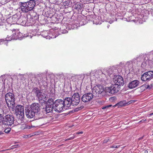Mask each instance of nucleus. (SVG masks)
<instances>
[{"mask_svg": "<svg viewBox=\"0 0 153 153\" xmlns=\"http://www.w3.org/2000/svg\"><path fill=\"white\" fill-rule=\"evenodd\" d=\"M40 105L38 103H34L30 105L27 110L25 109L27 117L28 118L34 117L36 120L43 118L44 114L40 111Z\"/></svg>", "mask_w": 153, "mask_h": 153, "instance_id": "f257e3e1", "label": "nucleus"}, {"mask_svg": "<svg viewBox=\"0 0 153 153\" xmlns=\"http://www.w3.org/2000/svg\"><path fill=\"white\" fill-rule=\"evenodd\" d=\"M14 117L11 114H8L4 116L0 114V124L1 125L11 126L14 123Z\"/></svg>", "mask_w": 153, "mask_h": 153, "instance_id": "f03ea898", "label": "nucleus"}, {"mask_svg": "<svg viewBox=\"0 0 153 153\" xmlns=\"http://www.w3.org/2000/svg\"><path fill=\"white\" fill-rule=\"evenodd\" d=\"M5 99L8 107H10L13 111L15 108V98L14 95L11 92H8L5 95Z\"/></svg>", "mask_w": 153, "mask_h": 153, "instance_id": "7ed1b4c3", "label": "nucleus"}, {"mask_svg": "<svg viewBox=\"0 0 153 153\" xmlns=\"http://www.w3.org/2000/svg\"><path fill=\"white\" fill-rule=\"evenodd\" d=\"M104 89V88L102 85L98 84L94 87L92 91L94 97L100 98L103 96L101 94L103 92Z\"/></svg>", "mask_w": 153, "mask_h": 153, "instance_id": "20e7f679", "label": "nucleus"}, {"mask_svg": "<svg viewBox=\"0 0 153 153\" xmlns=\"http://www.w3.org/2000/svg\"><path fill=\"white\" fill-rule=\"evenodd\" d=\"M53 104L54 110L56 112H61L63 110L67 109L65 108L66 107L62 100L58 99L56 100Z\"/></svg>", "mask_w": 153, "mask_h": 153, "instance_id": "39448f33", "label": "nucleus"}, {"mask_svg": "<svg viewBox=\"0 0 153 153\" xmlns=\"http://www.w3.org/2000/svg\"><path fill=\"white\" fill-rule=\"evenodd\" d=\"M120 88V87L117 84H112L110 87L105 88V91L107 93L113 94L118 92Z\"/></svg>", "mask_w": 153, "mask_h": 153, "instance_id": "423d86ee", "label": "nucleus"}, {"mask_svg": "<svg viewBox=\"0 0 153 153\" xmlns=\"http://www.w3.org/2000/svg\"><path fill=\"white\" fill-rule=\"evenodd\" d=\"M153 78V71H150L144 73L141 77V79L144 81H149Z\"/></svg>", "mask_w": 153, "mask_h": 153, "instance_id": "0eeeda50", "label": "nucleus"}, {"mask_svg": "<svg viewBox=\"0 0 153 153\" xmlns=\"http://www.w3.org/2000/svg\"><path fill=\"white\" fill-rule=\"evenodd\" d=\"M14 110L16 115H19L21 118H23L24 116V107L23 105H18L15 107Z\"/></svg>", "mask_w": 153, "mask_h": 153, "instance_id": "6e6552de", "label": "nucleus"}, {"mask_svg": "<svg viewBox=\"0 0 153 153\" xmlns=\"http://www.w3.org/2000/svg\"><path fill=\"white\" fill-rule=\"evenodd\" d=\"M22 34L21 33L18 32H16L14 33H13V35L11 36H9L8 35L5 40L8 41L13 39H21L22 38Z\"/></svg>", "mask_w": 153, "mask_h": 153, "instance_id": "1a4fd4ad", "label": "nucleus"}, {"mask_svg": "<svg viewBox=\"0 0 153 153\" xmlns=\"http://www.w3.org/2000/svg\"><path fill=\"white\" fill-rule=\"evenodd\" d=\"M113 79L114 83L120 87L121 85L123 86L124 84L123 79L120 75H114Z\"/></svg>", "mask_w": 153, "mask_h": 153, "instance_id": "9d476101", "label": "nucleus"}, {"mask_svg": "<svg viewBox=\"0 0 153 153\" xmlns=\"http://www.w3.org/2000/svg\"><path fill=\"white\" fill-rule=\"evenodd\" d=\"M72 105L76 106L80 101L79 94L77 93H75L71 97Z\"/></svg>", "mask_w": 153, "mask_h": 153, "instance_id": "9b49d317", "label": "nucleus"}, {"mask_svg": "<svg viewBox=\"0 0 153 153\" xmlns=\"http://www.w3.org/2000/svg\"><path fill=\"white\" fill-rule=\"evenodd\" d=\"M94 97V96L93 93H88L82 96L81 100L83 102L87 103L91 100Z\"/></svg>", "mask_w": 153, "mask_h": 153, "instance_id": "f8f14e48", "label": "nucleus"}, {"mask_svg": "<svg viewBox=\"0 0 153 153\" xmlns=\"http://www.w3.org/2000/svg\"><path fill=\"white\" fill-rule=\"evenodd\" d=\"M53 105H51L47 104L45 108H43L42 111V113L44 114H47L48 113H51L52 112L53 109H54Z\"/></svg>", "mask_w": 153, "mask_h": 153, "instance_id": "ddd939ff", "label": "nucleus"}, {"mask_svg": "<svg viewBox=\"0 0 153 153\" xmlns=\"http://www.w3.org/2000/svg\"><path fill=\"white\" fill-rule=\"evenodd\" d=\"M19 5L20 9L24 13H27L30 11L26 2H19Z\"/></svg>", "mask_w": 153, "mask_h": 153, "instance_id": "4468645a", "label": "nucleus"}, {"mask_svg": "<svg viewBox=\"0 0 153 153\" xmlns=\"http://www.w3.org/2000/svg\"><path fill=\"white\" fill-rule=\"evenodd\" d=\"M66 108L68 109L71 108V106L72 105L71 99V97H66L63 100Z\"/></svg>", "mask_w": 153, "mask_h": 153, "instance_id": "2eb2a0df", "label": "nucleus"}, {"mask_svg": "<svg viewBox=\"0 0 153 153\" xmlns=\"http://www.w3.org/2000/svg\"><path fill=\"white\" fill-rule=\"evenodd\" d=\"M140 84L139 81L137 80H135L129 82L128 87L130 89H133L138 86Z\"/></svg>", "mask_w": 153, "mask_h": 153, "instance_id": "dca6fc26", "label": "nucleus"}, {"mask_svg": "<svg viewBox=\"0 0 153 153\" xmlns=\"http://www.w3.org/2000/svg\"><path fill=\"white\" fill-rule=\"evenodd\" d=\"M20 13H16L12 16V18H10L9 19V20L11 21V23L13 24L15 23H18L19 19V16H20Z\"/></svg>", "mask_w": 153, "mask_h": 153, "instance_id": "f3484780", "label": "nucleus"}, {"mask_svg": "<svg viewBox=\"0 0 153 153\" xmlns=\"http://www.w3.org/2000/svg\"><path fill=\"white\" fill-rule=\"evenodd\" d=\"M36 0H29L26 2L30 11L32 10L36 4Z\"/></svg>", "mask_w": 153, "mask_h": 153, "instance_id": "a211bd4d", "label": "nucleus"}, {"mask_svg": "<svg viewBox=\"0 0 153 153\" xmlns=\"http://www.w3.org/2000/svg\"><path fill=\"white\" fill-rule=\"evenodd\" d=\"M38 100L40 103H44L47 100L46 94L44 93H42L41 92L37 97Z\"/></svg>", "mask_w": 153, "mask_h": 153, "instance_id": "6ab92c4d", "label": "nucleus"}, {"mask_svg": "<svg viewBox=\"0 0 153 153\" xmlns=\"http://www.w3.org/2000/svg\"><path fill=\"white\" fill-rule=\"evenodd\" d=\"M19 22L18 23H20L21 24L23 25H25L26 24L27 22V17L21 15L20 14L19 16Z\"/></svg>", "mask_w": 153, "mask_h": 153, "instance_id": "aec40b11", "label": "nucleus"}, {"mask_svg": "<svg viewBox=\"0 0 153 153\" xmlns=\"http://www.w3.org/2000/svg\"><path fill=\"white\" fill-rule=\"evenodd\" d=\"M73 8L79 11H81L83 8V5L79 2H77L73 5Z\"/></svg>", "mask_w": 153, "mask_h": 153, "instance_id": "412c9836", "label": "nucleus"}, {"mask_svg": "<svg viewBox=\"0 0 153 153\" xmlns=\"http://www.w3.org/2000/svg\"><path fill=\"white\" fill-rule=\"evenodd\" d=\"M32 92L37 97L41 93V90L37 87L33 88L32 89Z\"/></svg>", "mask_w": 153, "mask_h": 153, "instance_id": "4be33fe9", "label": "nucleus"}, {"mask_svg": "<svg viewBox=\"0 0 153 153\" xmlns=\"http://www.w3.org/2000/svg\"><path fill=\"white\" fill-rule=\"evenodd\" d=\"M127 103V102H126L125 100H124L123 101H120L118 103H117V104H116L115 105L113 106V107H115L116 106H118V107L119 106H123L125 105Z\"/></svg>", "mask_w": 153, "mask_h": 153, "instance_id": "5701e85b", "label": "nucleus"}, {"mask_svg": "<svg viewBox=\"0 0 153 153\" xmlns=\"http://www.w3.org/2000/svg\"><path fill=\"white\" fill-rule=\"evenodd\" d=\"M44 79H39L38 80V82L39 84H42L44 86H45L47 85V82Z\"/></svg>", "mask_w": 153, "mask_h": 153, "instance_id": "b1692460", "label": "nucleus"}, {"mask_svg": "<svg viewBox=\"0 0 153 153\" xmlns=\"http://www.w3.org/2000/svg\"><path fill=\"white\" fill-rule=\"evenodd\" d=\"M55 102V101H54V100L52 98H49L48 100L47 104L51 105L52 106L53 105Z\"/></svg>", "mask_w": 153, "mask_h": 153, "instance_id": "393cba45", "label": "nucleus"}, {"mask_svg": "<svg viewBox=\"0 0 153 153\" xmlns=\"http://www.w3.org/2000/svg\"><path fill=\"white\" fill-rule=\"evenodd\" d=\"M43 74L41 73L37 74L36 76V78H37L38 79H43Z\"/></svg>", "mask_w": 153, "mask_h": 153, "instance_id": "a878e982", "label": "nucleus"}, {"mask_svg": "<svg viewBox=\"0 0 153 153\" xmlns=\"http://www.w3.org/2000/svg\"><path fill=\"white\" fill-rule=\"evenodd\" d=\"M3 125H0V135L3 134H4V128L2 126Z\"/></svg>", "mask_w": 153, "mask_h": 153, "instance_id": "bb28decb", "label": "nucleus"}, {"mask_svg": "<svg viewBox=\"0 0 153 153\" xmlns=\"http://www.w3.org/2000/svg\"><path fill=\"white\" fill-rule=\"evenodd\" d=\"M107 70H106V71L107 73L108 74H111L113 72V71L112 70L111 68H108L106 69Z\"/></svg>", "mask_w": 153, "mask_h": 153, "instance_id": "cd10ccee", "label": "nucleus"}, {"mask_svg": "<svg viewBox=\"0 0 153 153\" xmlns=\"http://www.w3.org/2000/svg\"><path fill=\"white\" fill-rule=\"evenodd\" d=\"M11 128H7L4 129V132L6 133H8L10 131Z\"/></svg>", "mask_w": 153, "mask_h": 153, "instance_id": "c85d7f7f", "label": "nucleus"}, {"mask_svg": "<svg viewBox=\"0 0 153 153\" xmlns=\"http://www.w3.org/2000/svg\"><path fill=\"white\" fill-rule=\"evenodd\" d=\"M113 106H112L111 105H110L106 106H104V107H103L102 108V109H104L106 108H108L110 107H112V108H113L114 107H113Z\"/></svg>", "mask_w": 153, "mask_h": 153, "instance_id": "c756f323", "label": "nucleus"}, {"mask_svg": "<svg viewBox=\"0 0 153 153\" xmlns=\"http://www.w3.org/2000/svg\"><path fill=\"white\" fill-rule=\"evenodd\" d=\"M110 141V138H107L105 139L103 141V143H107L108 142Z\"/></svg>", "mask_w": 153, "mask_h": 153, "instance_id": "7c9ffc66", "label": "nucleus"}, {"mask_svg": "<svg viewBox=\"0 0 153 153\" xmlns=\"http://www.w3.org/2000/svg\"><path fill=\"white\" fill-rule=\"evenodd\" d=\"M83 108V107L82 106H81L79 108H76L74 110V111H78L81 110L82 108Z\"/></svg>", "mask_w": 153, "mask_h": 153, "instance_id": "2f4dec72", "label": "nucleus"}, {"mask_svg": "<svg viewBox=\"0 0 153 153\" xmlns=\"http://www.w3.org/2000/svg\"><path fill=\"white\" fill-rule=\"evenodd\" d=\"M144 86L146 88H149V89L151 88L152 87V85H151V86H150L148 85H146V84Z\"/></svg>", "mask_w": 153, "mask_h": 153, "instance_id": "473e14b6", "label": "nucleus"}, {"mask_svg": "<svg viewBox=\"0 0 153 153\" xmlns=\"http://www.w3.org/2000/svg\"><path fill=\"white\" fill-rule=\"evenodd\" d=\"M19 76H20L21 79L23 80L25 79V78L24 77V74H19ZM19 76V75H18Z\"/></svg>", "mask_w": 153, "mask_h": 153, "instance_id": "72a5a7b5", "label": "nucleus"}, {"mask_svg": "<svg viewBox=\"0 0 153 153\" xmlns=\"http://www.w3.org/2000/svg\"><path fill=\"white\" fill-rule=\"evenodd\" d=\"M120 146H116V145H114L113 146H111V148H118Z\"/></svg>", "mask_w": 153, "mask_h": 153, "instance_id": "f704fd0d", "label": "nucleus"}, {"mask_svg": "<svg viewBox=\"0 0 153 153\" xmlns=\"http://www.w3.org/2000/svg\"><path fill=\"white\" fill-rule=\"evenodd\" d=\"M62 33H66L68 32V31L66 30H65V29L63 30H62Z\"/></svg>", "mask_w": 153, "mask_h": 153, "instance_id": "c9c22d12", "label": "nucleus"}, {"mask_svg": "<svg viewBox=\"0 0 153 153\" xmlns=\"http://www.w3.org/2000/svg\"><path fill=\"white\" fill-rule=\"evenodd\" d=\"M5 40L4 39H0V44H1V43L2 42V44H3Z\"/></svg>", "mask_w": 153, "mask_h": 153, "instance_id": "e433bc0d", "label": "nucleus"}, {"mask_svg": "<svg viewBox=\"0 0 153 153\" xmlns=\"http://www.w3.org/2000/svg\"><path fill=\"white\" fill-rule=\"evenodd\" d=\"M75 24L73 25L71 27L72 29H74V28H77V26H76L75 27Z\"/></svg>", "mask_w": 153, "mask_h": 153, "instance_id": "4c0bfd02", "label": "nucleus"}, {"mask_svg": "<svg viewBox=\"0 0 153 153\" xmlns=\"http://www.w3.org/2000/svg\"><path fill=\"white\" fill-rule=\"evenodd\" d=\"M145 120H146V119H142V120H140V122H139V123H143L145 122Z\"/></svg>", "mask_w": 153, "mask_h": 153, "instance_id": "58836bf2", "label": "nucleus"}, {"mask_svg": "<svg viewBox=\"0 0 153 153\" xmlns=\"http://www.w3.org/2000/svg\"><path fill=\"white\" fill-rule=\"evenodd\" d=\"M74 136H73L72 137L69 138H68V140H71V139H73L74 138Z\"/></svg>", "mask_w": 153, "mask_h": 153, "instance_id": "ea45409f", "label": "nucleus"}, {"mask_svg": "<svg viewBox=\"0 0 153 153\" xmlns=\"http://www.w3.org/2000/svg\"><path fill=\"white\" fill-rule=\"evenodd\" d=\"M83 132L82 131H81L80 132H77L76 133L77 134H82L83 133Z\"/></svg>", "mask_w": 153, "mask_h": 153, "instance_id": "a19ab883", "label": "nucleus"}, {"mask_svg": "<svg viewBox=\"0 0 153 153\" xmlns=\"http://www.w3.org/2000/svg\"><path fill=\"white\" fill-rule=\"evenodd\" d=\"M143 137L144 136H143V137L139 138V140H140L142 139L143 138Z\"/></svg>", "mask_w": 153, "mask_h": 153, "instance_id": "79ce46f5", "label": "nucleus"}, {"mask_svg": "<svg viewBox=\"0 0 153 153\" xmlns=\"http://www.w3.org/2000/svg\"><path fill=\"white\" fill-rule=\"evenodd\" d=\"M152 115H153V113H151V114H149V116H152Z\"/></svg>", "mask_w": 153, "mask_h": 153, "instance_id": "37998d69", "label": "nucleus"}, {"mask_svg": "<svg viewBox=\"0 0 153 153\" xmlns=\"http://www.w3.org/2000/svg\"><path fill=\"white\" fill-rule=\"evenodd\" d=\"M145 153H147L148 152V151L147 150H146L145 151Z\"/></svg>", "mask_w": 153, "mask_h": 153, "instance_id": "c03bdc74", "label": "nucleus"}, {"mask_svg": "<svg viewBox=\"0 0 153 153\" xmlns=\"http://www.w3.org/2000/svg\"><path fill=\"white\" fill-rule=\"evenodd\" d=\"M46 79L47 80H48V78H47V76L46 77Z\"/></svg>", "mask_w": 153, "mask_h": 153, "instance_id": "a18cd8bd", "label": "nucleus"}, {"mask_svg": "<svg viewBox=\"0 0 153 153\" xmlns=\"http://www.w3.org/2000/svg\"><path fill=\"white\" fill-rule=\"evenodd\" d=\"M147 121V120H145V122H146Z\"/></svg>", "mask_w": 153, "mask_h": 153, "instance_id": "49530a36", "label": "nucleus"}, {"mask_svg": "<svg viewBox=\"0 0 153 153\" xmlns=\"http://www.w3.org/2000/svg\"><path fill=\"white\" fill-rule=\"evenodd\" d=\"M143 87V85L141 87Z\"/></svg>", "mask_w": 153, "mask_h": 153, "instance_id": "de8ad7c7", "label": "nucleus"}, {"mask_svg": "<svg viewBox=\"0 0 153 153\" xmlns=\"http://www.w3.org/2000/svg\"><path fill=\"white\" fill-rule=\"evenodd\" d=\"M108 28H109V26H108Z\"/></svg>", "mask_w": 153, "mask_h": 153, "instance_id": "09e8293b", "label": "nucleus"}, {"mask_svg": "<svg viewBox=\"0 0 153 153\" xmlns=\"http://www.w3.org/2000/svg\"><path fill=\"white\" fill-rule=\"evenodd\" d=\"M29 128H31L30 127Z\"/></svg>", "mask_w": 153, "mask_h": 153, "instance_id": "8fccbe9b", "label": "nucleus"}]
</instances>
